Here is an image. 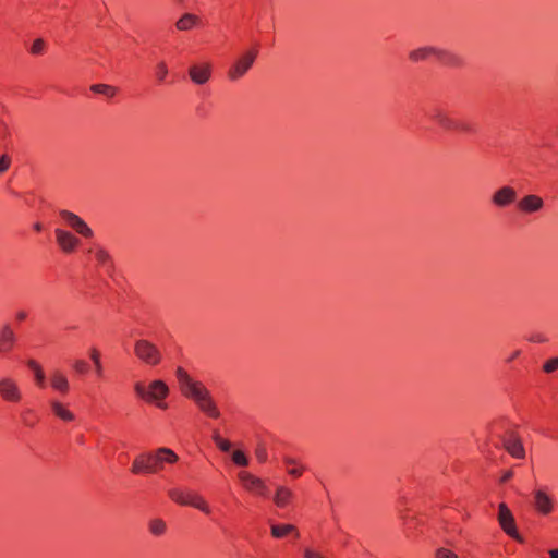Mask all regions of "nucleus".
Instances as JSON below:
<instances>
[{"mask_svg":"<svg viewBox=\"0 0 558 558\" xmlns=\"http://www.w3.org/2000/svg\"><path fill=\"white\" fill-rule=\"evenodd\" d=\"M60 217L64 225L73 230L75 234L66 229L57 228L54 230L56 243L62 253L73 254L81 245V240L77 235L84 239H92L94 231L83 218L70 210H61Z\"/></svg>","mask_w":558,"mask_h":558,"instance_id":"obj_1","label":"nucleus"},{"mask_svg":"<svg viewBox=\"0 0 558 558\" xmlns=\"http://www.w3.org/2000/svg\"><path fill=\"white\" fill-rule=\"evenodd\" d=\"M175 377L182 395L195 402L198 409L206 415L217 418L220 412L214 402L209 390L203 383L194 379L183 367H177Z\"/></svg>","mask_w":558,"mask_h":558,"instance_id":"obj_2","label":"nucleus"},{"mask_svg":"<svg viewBox=\"0 0 558 558\" xmlns=\"http://www.w3.org/2000/svg\"><path fill=\"white\" fill-rule=\"evenodd\" d=\"M134 392L146 403L153 404L160 410L168 409L166 400L170 395V388L167 383L161 379H154L147 384L137 381L134 384Z\"/></svg>","mask_w":558,"mask_h":558,"instance_id":"obj_3","label":"nucleus"},{"mask_svg":"<svg viewBox=\"0 0 558 558\" xmlns=\"http://www.w3.org/2000/svg\"><path fill=\"white\" fill-rule=\"evenodd\" d=\"M409 59L413 62L437 60L450 65H454L460 62V59L452 52L436 46H423L415 48L410 51Z\"/></svg>","mask_w":558,"mask_h":558,"instance_id":"obj_4","label":"nucleus"},{"mask_svg":"<svg viewBox=\"0 0 558 558\" xmlns=\"http://www.w3.org/2000/svg\"><path fill=\"white\" fill-rule=\"evenodd\" d=\"M532 498L534 510L542 517H548L557 509L556 497L547 486L536 487L532 493Z\"/></svg>","mask_w":558,"mask_h":558,"instance_id":"obj_5","label":"nucleus"},{"mask_svg":"<svg viewBox=\"0 0 558 558\" xmlns=\"http://www.w3.org/2000/svg\"><path fill=\"white\" fill-rule=\"evenodd\" d=\"M258 56L257 48H250L242 52L228 70V78L232 82L241 80L253 66Z\"/></svg>","mask_w":558,"mask_h":558,"instance_id":"obj_6","label":"nucleus"},{"mask_svg":"<svg viewBox=\"0 0 558 558\" xmlns=\"http://www.w3.org/2000/svg\"><path fill=\"white\" fill-rule=\"evenodd\" d=\"M0 399L11 404H19L23 401L24 393L16 378L11 375L0 376Z\"/></svg>","mask_w":558,"mask_h":558,"instance_id":"obj_7","label":"nucleus"},{"mask_svg":"<svg viewBox=\"0 0 558 558\" xmlns=\"http://www.w3.org/2000/svg\"><path fill=\"white\" fill-rule=\"evenodd\" d=\"M236 478L246 493L256 497H266L268 495V487L265 481L252 472L241 470L236 473Z\"/></svg>","mask_w":558,"mask_h":558,"instance_id":"obj_8","label":"nucleus"},{"mask_svg":"<svg viewBox=\"0 0 558 558\" xmlns=\"http://www.w3.org/2000/svg\"><path fill=\"white\" fill-rule=\"evenodd\" d=\"M134 354L148 366H156L162 360V354L158 347L146 339H140L135 342Z\"/></svg>","mask_w":558,"mask_h":558,"instance_id":"obj_9","label":"nucleus"},{"mask_svg":"<svg viewBox=\"0 0 558 558\" xmlns=\"http://www.w3.org/2000/svg\"><path fill=\"white\" fill-rule=\"evenodd\" d=\"M497 520L501 530L508 536H510L511 538L515 539L519 543L523 542V537L518 532L514 517L509 507L505 502H501L498 506Z\"/></svg>","mask_w":558,"mask_h":558,"instance_id":"obj_10","label":"nucleus"},{"mask_svg":"<svg viewBox=\"0 0 558 558\" xmlns=\"http://www.w3.org/2000/svg\"><path fill=\"white\" fill-rule=\"evenodd\" d=\"M154 473L166 470L169 465H174L179 461V456L168 447H159L150 450Z\"/></svg>","mask_w":558,"mask_h":558,"instance_id":"obj_11","label":"nucleus"},{"mask_svg":"<svg viewBox=\"0 0 558 558\" xmlns=\"http://www.w3.org/2000/svg\"><path fill=\"white\" fill-rule=\"evenodd\" d=\"M213 73V64L209 61H198L189 68V76L196 85L209 82Z\"/></svg>","mask_w":558,"mask_h":558,"instance_id":"obj_12","label":"nucleus"},{"mask_svg":"<svg viewBox=\"0 0 558 558\" xmlns=\"http://www.w3.org/2000/svg\"><path fill=\"white\" fill-rule=\"evenodd\" d=\"M517 199V192L511 186H502L495 191L492 195V203L496 207H507L513 204Z\"/></svg>","mask_w":558,"mask_h":558,"instance_id":"obj_13","label":"nucleus"},{"mask_svg":"<svg viewBox=\"0 0 558 558\" xmlns=\"http://www.w3.org/2000/svg\"><path fill=\"white\" fill-rule=\"evenodd\" d=\"M544 206V199L536 194L525 195L518 202V209L527 215L541 211Z\"/></svg>","mask_w":558,"mask_h":558,"instance_id":"obj_14","label":"nucleus"},{"mask_svg":"<svg viewBox=\"0 0 558 558\" xmlns=\"http://www.w3.org/2000/svg\"><path fill=\"white\" fill-rule=\"evenodd\" d=\"M131 472L135 475L155 474L149 451L140 453L134 458L131 465Z\"/></svg>","mask_w":558,"mask_h":558,"instance_id":"obj_15","label":"nucleus"},{"mask_svg":"<svg viewBox=\"0 0 558 558\" xmlns=\"http://www.w3.org/2000/svg\"><path fill=\"white\" fill-rule=\"evenodd\" d=\"M51 413L64 423H71L75 420V414L71 411L66 403L52 399L49 402Z\"/></svg>","mask_w":558,"mask_h":558,"instance_id":"obj_16","label":"nucleus"},{"mask_svg":"<svg viewBox=\"0 0 558 558\" xmlns=\"http://www.w3.org/2000/svg\"><path fill=\"white\" fill-rule=\"evenodd\" d=\"M16 336L10 325H4L0 329V354L9 353L13 350Z\"/></svg>","mask_w":558,"mask_h":558,"instance_id":"obj_17","label":"nucleus"},{"mask_svg":"<svg viewBox=\"0 0 558 558\" xmlns=\"http://www.w3.org/2000/svg\"><path fill=\"white\" fill-rule=\"evenodd\" d=\"M432 120L441 129L453 132L457 118L445 110L437 109L433 112Z\"/></svg>","mask_w":558,"mask_h":558,"instance_id":"obj_18","label":"nucleus"},{"mask_svg":"<svg viewBox=\"0 0 558 558\" xmlns=\"http://www.w3.org/2000/svg\"><path fill=\"white\" fill-rule=\"evenodd\" d=\"M507 452L515 459H524L525 450L520 437L515 435L509 436L505 441Z\"/></svg>","mask_w":558,"mask_h":558,"instance_id":"obj_19","label":"nucleus"},{"mask_svg":"<svg viewBox=\"0 0 558 558\" xmlns=\"http://www.w3.org/2000/svg\"><path fill=\"white\" fill-rule=\"evenodd\" d=\"M294 498V493L292 489L284 485H280L276 488L274 495V502L278 508H287L291 505Z\"/></svg>","mask_w":558,"mask_h":558,"instance_id":"obj_20","label":"nucleus"},{"mask_svg":"<svg viewBox=\"0 0 558 558\" xmlns=\"http://www.w3.org/2000/svg\"><path fill=\"white\" fill-rule=\"evenodd\" d=\"M201 25V19L193 13L182 14L175 22V28L180 32L192 31Z\"/></svg>","mask_w":558,"mask_h":558,"instance_id":"obj_21","label":"nucleus"},{"mask_svg":"<svg viewBox=\"0 0 558 558\" xmlns=\"http://www.w3.org/2000/svg\"><path fill=\"white\" fill-rule=\"evenodd\" d=\"M51 388L62 395H66L70 390L68 376L60 371H54L50 375Z\"/></svg>","mask_w":558,"mask_h":558,"instance_id":"obj_22","label":"nucleus"},{"mask_svg":"<svg viewBox=\"0 0 558 558\" xmlns=\"http://www.w3.org/2000/svg\"><path fill=\"white\" fill-rule=\"evenodd\" d=\"M88 253L92 254L96 260V263L101 267H110L111 266V256L109 252L100 245H94L88 250Z\"/></svg>","mask_w":558,"mask_h":558,"instance_id":"obj_23","label":"nucleus"},{"mask_svg":"<svg viewBox=\"0 0 558 558\" xmlns=\"http://www.w3.org/2000/svg\"><path fill=\"white\" fill-rule=\"evenodd\" d=\"M187 506L199 510L206 515H210L213 512L211 507L206 498L196 492H193Z\"/></svg>","mask_w":558,"mask_h":558,"instance_id":"obj_24","label":"nucleus"},{"mask_svg":"<svg viewBox=\"0 0 558 558\" xmlns=\"http://www.w3.org/2000/svg\"><path fill=\"white\" fill-rule=\"evenodd\" d=\"M194 490L172 488L168 492L170 499L178 505L187 506Z\"/></svg>","mask_w":558,"mask_h":558,"instance_id":"obj_25","label":"nucleus"},{"mask_svg":"<svg viewBox=\"0 0 558 558\" xmlns=\"http://www.w3.org/2000/svg\"><path fill=\"white\" fill-rule=\"evenodd\" d=\"M283 464L287 473L293 478L302 476L304 472V466L296 459L292 457H284Z\"/></svg>","mask_w":558,"mask_h":558,"instance_id":"obj_26","label":"nucleus"},{"mask_svg":"<svg viewBox=\"0 0 558 558\" xmlns=\"http://www.w3.org/2000/svg\"><path fill=\"white\" fill-rule=\"evenodd\" d=\"M453 132L471 135L476 132V128L470 120L457 118Z\"/></svg>","mask_w":558,"mask_h":558,"instance_id":"obj_27","label":"nucleus"},{"mask_svg":"<svg viewBox=\"0 0 558 558\" xmlns=\"http://www.w3.org/2000/svg\"><path fill=\"white\" fill-rule=\"evenodd\" d=\"M231 461L235 466L239 468H246L250 464V458L247 453L241 448H235L231 451Z\"/></svg>","mask_w":558,"mask_h":558,"instance_id":"obj_28","label":"nucleus"},{"mask_svg":"<svg viewBox=\"0 0 558 558\" xmlns=\"http://www.w3.org/2000/svg\"><path fill=\"white\" fill-rule=\"evenodd\" d=\"M88 355L90 361L93 362L95 373L98 377H101L104 374V365L101 362V353L96 347H92L88 350Z\"/></svg>","mask_w":558,"mask_h":558,"instance_id":"obj_29","label":"nucleus"},{"mask_svg":"<svg viewBox=\"0 0 558 558\" xmlns=\"http://www.w3.org/2000/svg\"><path fill=\"white\" fill-rule=\"evenodd\" d=\"M90 90L106 96L107 98H113L118 94V88L108 84H95L90 86Z\"/></svg>","mask_w":558,"mask_h":558,"instance_id":"obj_30","label":"nucleus"},{"mask_svg":"<svg viewBox=\"0 0 558 558\" xmlns=\"http://www.w3.org/2000/svg\"><path fill=\"white\" fill-rule=\"evenodd\" d=\"M27 365L34 372L35 381L37 386L43 388L45 386V373L41 366L35 360H29L27 362Z\"/></svg>","mask_w":558,"mask_h":558,"instance_id":"obj_31","label":"nucleus"},{"mask_svg":"<svg viewBox=\"0 0 558 558\" xmlns=\"http://www.w3.org/2000/svg\"><path fill=\"white\" fill-rule=\"evenodd\" d=\"M295 527L291 524H274L271 526V535L276 538H282L294 532Z\"/></svg>","mask_w":558,"mask_h":558,"instance_id":"obj_32","label":"nucleus"},{"mask_svg":"<svg viewBox=\"0 0 558 558\" xmlns=\"http://www.w3.org/2000/svg\"><path fill=\"white\" fill-rule=\"evenodd\" d=\"M213 441L222 452H231L233 450L231 441L227 438H223L218 432L213 434Z\"/></svg>","mask_w":558,"mask_h":558,"instance_id":"obj_33","label":"nucleus"},{"mask_svg":"<svg viewBox=\"0 0 558 558\" xmlns=\"http://www.w3.org/2000/svg\"><path fill=\"white\" fill-rule=\"evenodd\" d=\"M167 525L161 519H154L149 522V532L155 536H161L166 533Z\"/></svg>","mask_w":558,"mask_h":558,"instance_id":"obj_34","label":"nucleus"},{"mask_svg":"<svg viewBox=\"0 0 558 558\" xmlns=\"http://www.w3.org/2000/svg\"><path fill=\"white\" fill-rule=\"evenodd\" d=\"M169 73L168 65L165 61H159L155 66V76L159 83L165 82Z\"/></svg>","mask_w":558,"mask_h":558,"instance_id":"obj_35","label":"nucleus"},{"mask_svg":"<svg viewBox=\"0 0 558 558\" xmlns=\"http://www.w3.org/2000/svg\"><path fill=\"white\" fill-rule=\"evenodd\" d=\"M72 368L77 374H86L88 372V363L83 359H77L72 363Z\"/></svg>","mask_w":558,"mask_h":558,"instance_id":"obj_36","label":"nucleus"},{"mask_svg":"<svg viewBox=\"0 0 558 558\" xmlns=\"http://www.w3.org/2000/svg\"><path fill=\"white\" fill-rule=\"evenodd\" d=\"M543 369L545 373H554L558 369V357L549 359L545 362Z\"/></svg>","mask_w":558,"mask_h":558,"instance_id":"obj_37","label":"nucleus"},{"mask_svg":"<svg viewBox=\"0 0 558 558\" xmlns=\"http://www.w3.org/2000/svg\"><path fill=\"white\" fill-rule=\"evenodd\" d=\"M436 558H459L457 554L448 548H438L435 553Z\"/></svg>","mask_w":558,"mask_h":558,"instance_id":"obj_38","label":"nucleus"},{"mask_svg":"<svg viewBox=\"0 0 558 558\" xmlns=\"http://www.w3.org/2000/svg\"><path fill=\"white\" fill-rule=\"evenodd\" d=\"M44 49H45L44 40L43 39H36L33 43L32 47H31V52L33 54H40V53H43Z\"/></svg>","mask_w":558,"mask_h":558,"instance_id":"obj_39","label":"nucleus"},{"mask_svg":"<svg viewBox=\"0 0 558 558\" xmlns=\"http://www.w3.org/2000/svg\"><path fill=\"white\" fill-rule=\"evenodd\" d=\"M304 558H326L324 554L314 548H306L304 550Z\"/></svg>","mask_w":558,"mask_h":558,"instance_id":"obj_40","label":"nucleus"},{"mask_svg":"<svg viewBox=\"0 0 558 558\" xmlns=\"http://www.w3.org/2000/svg\"><path fill=\"white\" fill-rule=\"evenodd\" d=\"M11 165V159L9 156L3 155L0 157V174L5 172Z\"/></svg>","mask_w":558,"mask_h":558,"instance_id":"obj_41","label":"nucleus"},{"mask_svg":"<svg viewBox=\"0 0 558 558\" xmlns=\"http://www.w3.org/2000/svg\"><path fill=\"white\" fill-rule=\"evenodd\" d=\"M512 476H513V472L511 470H507V471L502 472V474L500 476V483L508 482L510 478H512Z\"/></svg>","mask_w":558,"mask_h":558,"instance_id":"obj_42","label":"nucleus"},{"mask_svg":"<svg viewBox=\"0 0 558 558\" xmlns=\"http://www.w3.org/2000/svg\"><path fill=\"white\" fill-rule=\"evenodd\" d=\"M266 450L264 448H258L256 450V458L259 462H264L266 460Z\"/></svg>","mask_w":558,"mask_h":558,"instance_id":"obj_43","label":"nucleus"},{"mask_svg":"<svg viewBox=\"0 0 558 558\" xmlns=\"http://www.w3.org/2000/svg\"><path fill=\"white\" fill-rule=\"evenodd\" d=\"M15 318L20 322H23L27 318V313L25 311H19L15 314Z\"/></svg>","mask_w":558,"mask_h":558,"instance_id":"obj_44","label":"nucleus"},{"mask_svg":"<svg viewBox=\"0 0 558 558\" xmlns=\"http://www.w3.org/2000/svg\"><path fill=\"white\" fill-rule=\"evenodd\" d=\"M548 555L550 558H558V548L550 549Z\"/></svg>","mask_w":558,"mask_h":558,"instance_id":"obj_45","label":"nucleus"},{"mask_svg":"<svg viewBox=\"0 0 558 558\" xmlns=\"http://www.w3.org/2000/svg\"><path fill=\"white\" fill-rule=\"evenodd\" d=\"M33 229L37 232H40L43 230V225L40 222H35L33 225Z\"/></svg>","mask_w":558,"mask_h":558,"instance_id":"obj_46","label":"nucleus"},{"mask_svg":"<svg viewBox=\"0 0 558 558\" xmlns=\"http://www.w3.org/2000/svg\"><path fill=\"white\" fill-rule=\"evenodd\" d=\"M518 355H519V351H517L514 354H512V356H511V359H510V360L514 359V357H515V356H518Z\"/></svg>","mask_w":558,"mask_h":558,"instance_id":"obj_47","label":"nucleus"},{"mask_svg":"<svg viewBox=\"0 0 558 558\" xmlns=\"http://www.w3.org/2000/svg\"><path fill=\"white\" fill-rule=\"evenodd\" d=\"M175 1L179 2V3H182L184 0H175Z\"/></svg>","mask_w":558,"mask_h":558,"instance_id":"obj_48","label":"nucleus"}]
</instances>
